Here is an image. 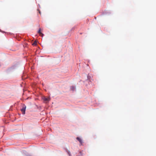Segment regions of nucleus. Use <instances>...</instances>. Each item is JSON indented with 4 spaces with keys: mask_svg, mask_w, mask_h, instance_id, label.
<instances>
[{
    "mask_svg": "<svg viewBox=\"0 0 156 156\" xmlns=\"http://www.w3.org/2000/svg\"><path fill=\"white\" fill-rule=\"evenodd\" d=\"M39 12L40 14H41V12L40 11H39Z\"/></svg>",
    "mask_w": 156,
    "mask_h": 156,
    "instance_id": "nucleus-8",
    "label": "nucleus"
},
{
    "mask_svg": "<svg viewBox=\"0 0 156 156\" xmlns=\"http://www.w3.org/2000/svg\"><path fill=\"white\" fill-rule=\"evenodd\" d=\"M38 33L39 34L40 36L42 37L44 35V34L41 32V29L40 28L38 31Z\"/></svg>",
    "mask_w": 156,
    "mask_h": 156,
    "instance_id": "nucleus-4",
    "label": "nucleus"
},
{
    "mask_svg": "<svg viewBox=\"0 0 156 156\" xmlns=\"http://www.w3.org/2000/svg\"><path fill=\"white\" fill-rule=\"evenodd\" d=\"M76 139L80 142V144L82 145L83 143L82 140L79 137H77Z\"/></svg>",
    "mask_w": 156,
    "mask_h": 156,
    "instance_id": "nucleus-3",
    "label": "nucleus"
},
{
    "mask_svg": "<svg viewBox=\"0 0 156 156\" xmlns=\"http://www.w3.org/2000/svg\"><path fill=\"white\" fill-rule=\"evenodd\" d=\"M37 44V42L36 41H35L32 44L33 45H36Z\"/></svg>",
    "mask_w": 156,
    "mask_h": 156,
    "instance_id": "nucleus-6",
    "label": "nucleus"
},
{
    "mask_svg": "<svg viewBox=\"0 0 156 156\" xmlns=\"http://www.w3.org/2000/svg\"><path fill=\"white\" fill-rule=\"evenodd\" d=\"M67 152L68 153V154L69 155V156L71 155V154L70 151H67Z\"/></svg>",
    "mask_w": 156,
    "mask_h": 156,
    "instance_id": "nucleus-7",
    "label": "nucleus"
},
{
    "mask_svg": "<svg viewBox=\"0 0 156 156\" xmlns=\"http://www.w3.org/2000/svg\"><path fill=\"white\" fill-rule=\"evenodd\" d=\"M26 109V106H24L21 109V111L22 112L23 114H25Z\"/></svg>",
    "mask_w": 156,
    "mask_h": 156,
    "instance_id": "nucleus-2",
    "label": "nucleus"
},
{
    "mask_svg": "<svg viewBox=\"0 0 156 156\" xmlns=\"http://www.w3.org/2000/svg\"><path fill=\"white\" fill-rule=\"evenodd\" d=\"M44 102L46 103L48 102L50 100V98H46L45 97H44L42 98Z\"/></svg>",
    "mask_w": 156,
    "mask_h": 156,
    "instance_id": "nucleus-1",
    "label": "nucleus"
},
{
    "mask_svg": "<svg viewBox=\"0 0 156 156\" xmlns=\"http://www.w3.org/2000/svg\"><path fill=\"white\" fill-rule=\"evenodd\" d=\"M75 88L74 86H72L71 87V89L72 90H75Z\"/></svg>",
    "mask_w": 156,
    "mask_h": 156,
    "instance_id": "nucleus-5",
    "label": "nucleus"
}]
</instances>
